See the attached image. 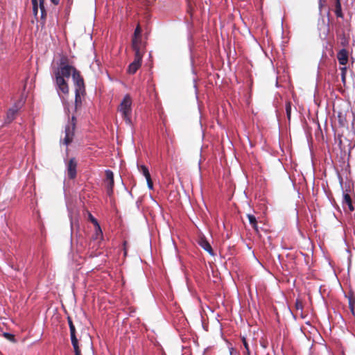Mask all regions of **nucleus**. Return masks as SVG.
<instances>
[{"label":"nucleus","mask_w":355,"mask_h":355,"mask_svg":"<svg viewBox=\"0 0 355 355\" xmlns=\"http://www.w3.org/2000/svg\"><path fill=\"white\" fill-rule=\"evenodd\" d=\"M146 182H147L148 187L150 189H153V182H152L151 178L150 177L149 178H146Z\"/></svg>","instance_id":"24"},{"label":"nucleus","mask_w":355,"mask_h":355,"mask_svg":"<svg viewBox=\"0 0 355 355\" xmlns=\"http://www.w3.org/2000/svg\"><path fill=\"white\" fill-rule=\"evenodd\" d=\"M103 236V232L100 225L98 226H95V233L93 235V239L95 240L101 239Z\"/></svg>","instance_id":"14"},{"label":"nucleus","mask_w":355,"mask_h":355,"mask_svg":"<svg viewBox=\"0 0 355 355\" xmlns=\"http://www.w3.org/2000/svg\"><path fill=\"white\" fill-rule=\"evenodd\" d=\"M38 8H36V7H33V12L35 16H37V13H38Z\"/></svg>","instance_id":"30"},{"label":"nucleus","mask_w":355,"mask_h":355,"mask_svg":"<svg viewBox=\"0 0 355 355\" xmlns=\"http://www.w3.org/2000/svg\"><path fill=\"white\" fill-rule=\"evenodd\" d=\"M247 217L249 220L250 224L252 226V227L258 232V227L257 225V219L256 217L252 214H248Z\"/></svg>","instance_id":"13"},{"label":"nucleus","mask_w":355,"mask_h":355,"mask_svg":"<svg viewBox=\"0 0 355 355\" xmlns=\"http://www.w3.org/2000/svg\"><path fill=\"white\" fill-rule=\"evenodd\" d=\"M4 336H5L6 338L9 339L10 340L14 341V340H15V339H14V336H13V335H12V334H9V333H5V334H4Z\"/></svg>","instance_id":"28"},{"label":"nucleus","mask_w":355,"mask_h":355,"mask_svg":"<svg viewBox=\"0 0 355 355\" xmlns=\"http://www.w3.org/2000/svg\"><path fill=\"white\" fill-rule=\"evenodd\" d=\"M69 329H70V334H76V329L74 325L73 324V322L70 318L68 320Z\"/></svg>","instance_id":"19"},{"label":"nucleus","mask_w":355,"mask_h":355,"mask_svg":"<svg viewBox=\"0 0 355 355\" xmlns=\"http://www.w3.org/2000/svg\"><path fill=\"white\" fill-rule=\"evenodd\" d=\"M106 178L105 180V183L107 187V193L109 196L112 195L113 192L114 187V174L113 172L110 170L105 171Z\"/></svg>","instance_id":"6"},{"label":"nucleus","mask_w":355,"mask_h":355,"mask_svg":"<svg viewBox=\"0 0 355 355\" xmlns=\"http://www.w3.org/2000/svg\"><path fill=\"white\" fill-rule=\"evenodd\" d=\"M17 111L18 108L16 106H13L11 108H10L7 112L5 122L6 123H10L15 119V114H17Z\"/></svg>","instance_id":"10"},{"label":"nucleus","mask_w":355,"mask_h":355,"mask_svg":"<svg viewBox=\"0 0 355 355\" xmlns=\"http://www.w3.org/2000/svg\"><path fill=\"white\" fill-rule=\"evenodd\" d=\"M40 6L41 11V17H44L46 16V10L44 6V0H40Z\"/></svg>","instance_id":"17"},{"label":"nucleus","mask_w":355,"mask_h":355,"mask_svg":"<svg viewBox=\"0 0 355 355\" xmlns=\"http://www.w3.org/2000/svg\"><path fill=\"white\" fill-rule=\"evenodd\" d=\"M341 70H342V79H343V81H345L346 67L341 68Z\"/></svg>","instance_id":"29"},{"label":"nucleus","mask_w":355,"mask_h":355,"mask_svg":"<svg viewBox=\"0 0 355 355\" xmlns=\"http://www.w3.org/2000/svg\"><path fill=\"white\" fill-rule=\"evenodd\" d=\"M199 245L205 251L209 252L211 255L214 254V252H213V250H212V248H211V245L209 244V243L207 240H205L204 239H200V240L199 241Z\"/></svg>","instance_id":"11"},{"label":"nucleus","mask_w":355,"mask_h":355,"mask_svg":"<svg viewBox=\"0 0 355 355\" xmlns=\"http://www.w3.org/2000/svg\"><path fill=\"white\" fill-rule=\"evenodd\" d=\"M336 14L337 17H342V13H341V10H340V6L339 3H338V6L336 8Z\"/></svg>","instance_id":"27"},{"label":"nucleus","mask_w":355,"mask_h":355,"mask_svg":"<svg viewBox=\"0 0 355 355\" xmlns=\"http://www.w3.org/2000/svg\"><path fill=\"white\" fill-rule=\"evenodd\" d=\"M141 29L139 25H138L137 26V28H135L133 38L141 37Z\"/></svg>","instance_id":"18"},{"label":"nucleus","mask_w":355,"mask_h":355,"mask_svg":"<svg viewBox=\"0 0 355 355\" xmlns=\"http://www.w3.org/2000/svg\"><path fill=\"white\" fill-rule=\"evenodd\" d=\"M340 64L345 65L348 60V53L345 49H341L337 55Z\"/></svg>","instance_id":"9"},{"label":"nucleus","mask_w":355,"mask_h":355,"mask_svg":"<svg viewBox=\"0 0 355 355\" xmlns=\"http://www.w3.org/2000/svg\"><path fill=\"white\" fill-rule=\"evenodd\" d=\"M242 341H243L244 347H245V349L246 350V353L248 354V355H250L249 346H248V343L246 341V339L244 337L242 338Z\"/></svg>","instance_id":"21"},{"label":"nucleus","mask_w":355,"mask_h":355,"mask_svg":"<svg viewBox=\"0 0 355 355\" xmlns=\"http://www.w3.org/2000/svg\"><path fill=\"white\" fill-rule=\"evenodd\" d=\"M132 100L129 95H125L121 101L119 111L121 113L122 116L124 118L126 123L131 124V114H132Z\"/></svg>","instance_id":"3"},{"label":"nucleus","mask_w":355,"mask_h":355,"mask_svg":"<svg viewBox=\"0 0 355 355\" xmlns=\"http://www.w3.org/2000/svg\"><path fill=\"white\" fill-rule=\"evenodd\" d=\"M286 112L287 115V118L288 120L291 119V103H286Z\"/></svg>","instance_id":"16"},{"label":"nucleus","mask_w":355,"mask_h":355,"mask_svg":"<svg viewBox=\"0 0 355 355\" xmlns=\"http://www.w3.org/2000/svg\"><path fill=\"white\" fill-rule=\"evenodd\" d=\"M72 78L76 86L75 103L77 107L81 103L80 94H83L85 91L84 81L77 70L73 71Z\"/></svg>","instance_id":"2"},{"label":"nucleus","mask_w":355,"mask_h":355,"mask_svg":"<svg viewBox=\"0 0 355 355\" xmlns=\"http://www.w3.org/2000/svg\"><path fill=\"white\" fill-rule=\"evenodd\" d=\"M31 1H32V4H33V8L36 7V8H40V0H31Z\"/></svg>","instance_id":"26"},{"label":"nucleus","mask_w":355,"mask_h":355,"mask_svg":"<svg viewBox=\"0 0 355 355\" xmlns=\"http://www.w3.org/2000/svg\"><path fill=\"white\" fill-rule=\"evenodd\" d=\"M74 125V123H73L71 126L67 125L65 128V137L63 139V143L66 146H68L73 140Z\"/></svg>","instance_id":"8"},{"label":"nucleus","mask_w":355,"mask_h":355,"mask_svg":"<svg viewBox=\"0 0 355 355\" xmlns=\"http://www.w3.org/2000/svg\"><path fill=\"white\" fill-rule=\"evenodd\" d=\"M51 1L54 5H58L60 3V0H51Z\"/></svg>","instance_id":"31"},{"label":"nucleus","mask_w":355,"mask_h":355,"mask_svg":"<svg viewBox=\"0 0 355 355\" xmlns=\"http://www.w3.org/2000/svg\"><path fill=\"white\" fill-rule=\"evenodd\" d=\"M343 203V205H347V207L350 211L354 210V207L352 205V200L348 193H344Z\"/></svg>","instance_id":"12"},{"label":"nucleus","mask_w":355,"mask_h":355,"mask_svg":"<svg viewBox=\"0 0 355 355\" xmlns=\"http://www.w3.org/2000/svg\"><path fill=\"white\" fill-rule=\"evenodd\" d=\"M142 58L143 55L141 54H139V53H137L136 55H135L134 61L131 62L128 66V72L129 73L134 74L136 73L137 69L141 65Z\"/></svg>","instance_id":"4"},{"label":"nucleus","mask_w":355,"mask_h":355,"mask_svg":"<svg viewBox=\"0 0 355 355\" xmlns=\"http://www.w3.org/2000/svg\"><path fill=\"white\" fill-rule=\"evenodd\" d=\"M295 307L297 310H302L303 309V306H302V304L301 302H300L299 300H297L296 302H295Z\"/></svg>","instance_id":"25"},{"label":"nucleus","mask_w":355,"mask_h":355,"mask_svg":"<svg viewBox=\"0 0 355 355\" xmlns=\"http://www.w3.org/2000/svg\"><path fill=\"white\" fill-rule=\"evenodd\" d=\"M75 355H81L80 349L79 348L78 344L76 345H73Z\"/></svg>","instance_id":"23"},{"label":"nucleus","mask_w":355,"mask_h":355,"mask_svg":"<svg viewBox=\"0 0 355 355\" xmlns=\"http://www.w3.org/2000/svg\"><path fill=\"white\" fill-rule=\"evenodd\" d=\"M76 167L77 162L75 158L70 159L67 165V175L70 179H73L76 178Z\"/></svg>","instance_id":"7"},{"label":"nucleus","mask_w":355,"mask_h":355,"mask_svg":"<svg viewBox=\"0 0 355 355\" xmlns=\"http://www.w3.org/2000/svg\"><path fill=\"white\" fill-rule=\"evenodd\" d=\"M139 171L140 173H141L144 175V176L146 178V179L149 178L150 177L149 171L146 166L141 165V166H139Z\"/></svg>","instance_id":"15"},{"label":"nucleus","mask_w":355,"mask_h":355,"mask_svg":"<svg viewBox=\"0 0 355 355\" xmlns=\"http://www.w3.org/2000/svg\"><path fill=\"white\" fill-rule=\"evenodd\" d=\"M71 336V340L72 345H76L78 344V339L76 336V334H70Z\"/></svg>","instance_id":"20"},{"label":"nucleus","mask_w":355,"mask_h":355,"mask_svg":"<svg viewBox=\"0 0 355 355\" xmlns=\"http://www.w3.org/2000/svg\"><path fill=\"white\" fill-rule=\"evenodd\" d=\"M68 3H72V0H68Z\"/></svg>","instance_id":"32"},{"label":"nucleus","mask_w":355,"mask_h":355,"mask_svg":"<svg viewBox=\"0 0 355 355\" xmlns=\"http://www.w3.org/2000/svg\"><path fill=\"white\" fill-rule=\"evenodd\" d=\"M74 70L76 69L73 67L61 60L59 67L55 72V83L59 94L60 92H62L64 94L69 93V86L66 79L69 78Z\"/></svg>","instance_id":"1"},{"label":"nucleus","mask_w":355,"mask_h":355,"mask_svg":"<svg viewBox=\"0 0 355 355\" xmlns=\"http://www.w3.org/2000/svg\"><path fill=\"white\" fill-rule=\"evenodd\" d=\"M132 47L135 51V55H136L137 53L142 55H144L145 43L142 42L141 37L132 38Z\"/></svg>","instance_id":"5"},{"label":"nucleus","mask_w":355,"mask_h":355,"mask_svg":"<svg viewBox=\"0 0 355 355\" xmlns=\"http://www.w3.org/2000/svg\"><path fill=\"white\" fill-rule=\"evenodd\" d=\"M89 218L91 220V222L94 225V226L99 225L96 219L91 214H89Z\"/></svg>","instance_id":"22"}]
</instances>
